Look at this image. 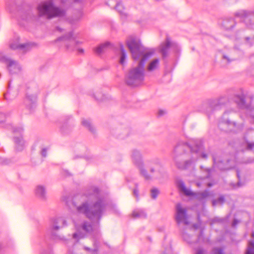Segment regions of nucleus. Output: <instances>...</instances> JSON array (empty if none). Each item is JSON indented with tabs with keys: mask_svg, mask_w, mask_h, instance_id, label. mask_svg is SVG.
Returning <instances> with one entry per match:
<instances>
[{
	"mask_svg": "<svg viewBox=\"0 0 254 254\" xmlns=\"http://www.w3.org/2000/svg\"><path fill=\"white\" fill-rule=\"evenodd\" d=\"M91 190L92 193L90 194L88 200H84L79 204L78 198L75 197L72 204L78 213L83 214L90 220L99 222L109 208V201L98 188L93 187Z\"/></svg>",
	"mask_w": 254,
	"mask_h": 254,
	"instance_id": "1",
	"label": "nucleus"
},
{
	"mask_svg": "<svg viewBox=\"0 0 254 254\" xmlns=\"http://www.w3.org/2000/svg\"><path fill=\"white\" fill-rule=\"evenodd\" d=\"M127 45L134 60L140 59L137 66L130 70L127 78V83L130 86L139 85L144 80V65L146 61L153 54L151 51H146L141 45L139 40L129 37L127 41Z\"/></svg>",
	"mask_w": 254,
	"mask_h": 254,
	"instance_id": "2",
	"label": "nucleus"
},
{
	"mask_svg": "<svg viewBox=\"0 0 254 254\" xmlns=\"http://www.w3.org/2000/svg\"><path fill=\"white\" fill-rule=\"evenodd\" d=\"M188 149L192 154L191 159L186 160L183 163L179 162L176 158L175 159L176 165L182 169H187L191 166L199 158L206 159L208 154L204 151L202 142L198 140L192 139L189 143L180 141L174 148V152L177 154H182L185 150Z\"/></svg>",
	"mask_w": 254,
	"mask_h": 254,
	"instance_id": "3",
	"label": "nucleus"
},
{
	"mask_svg": "<svg viewBox=\"0 0 254 254\" xmlns=\"http://www.w3.org/2000/svg\"><path fill=\"white\" fill-rule=\"evenodd\" d=\"M38 14L47 18L55 17H63L65 16L64 10L54 6L52 0L41 2L37 7Z\"/></svg>",
	"mask_w": 254,
	"mask_h": 254,
	"instance_id": "4",
	"label": "nucleus"
},
{
	"mask_svg": "<svg viewBox=\"0 0 254 254\" xmlns=\"http://www.w3.org/2000/svg\"><path fill=\"white\" fill-rule=\"evenodd\" d=\"M228 111H225L218 123L219 129L225 132H238L244 127L243 124L238 125L235 122L231 121L227 118Z\"/></svg>",
	"mask_w": 254,
	"mask_h": 254,
	"instance_id": "5",
	"label": "nucleus"
},
{
	"mask_svg": "<svg viewBox=\"0 0 254 254\" xmlns=\"http://www.w3.org/2000/svg\"><path fill=\"white\" fill-rule=\"evenodd\" d=\"M76 37L73 32H70L68 35L59 38L56 42H62L68 50H77L79 53H83V49L78 48V45L82 42L76 40Z\"/></svg>",
	"mask_w": 254,
	"mask_h": 254,
	"instance_id": "6",
	"label": "nucleus"
},
{
	"mask_svg": "<svg viewBox=\"0 0 254 254\" xmlns=\"http://www.w3.org/2000/svg\"><path fill=\"white\" fill-rule=\"evenodd\" d=\"M177 186L180 190L187 196H193L200 201H203L208 197L209 193L207 190L202 192H193L187 188L183 181L179 180L177 181Z\"/></svg>",
	"mask_w": 254,
	"mask_h": 254,
	"instance_id": "7",
	"label": "nucleus"
},
{
	"mask_svg": "<svg viewBox=\"0 0 254 254\" xmlns=\"http://www.w3.org/2000/svg\"><path fill=\"white\" fill-rule=\"evenodd\" d=\"M233 100L240 109H246L247 114L249 115L254 121V107L247 104L246 102V96L244 93L240 94H235Z\"/></svg>",
	"mask_w": 254,
	"mask_h": 254,
	"instance_id": "8",
	"label": "nucleus"
},
{
	"mask_svg": "<svg viewBox=\"0 0 254 254\" xmlns=\"http://www.w3.org/2000/svg\"><path fill=\"white\" fill-rule=\"evenodd\" d=\"M234 15L236 17L243 20L248 27L254 25V9H241L236 11Z\"/></svg>",
	"mask_w": 254,
	"mask_h": 254,
	"instance_id": "9",
	"label": "nucleus"
},
{
	"mask_svg": "<svg viewBox=\"0 0 254 254\" xmlns=\"http://www.w3.org/2000/svg\"><path fill=\"white\" fill-rule=\"evenodd\" d=\"M9 45L10 49L12 50H19L22 52H27L36 46L34 43L32 42L25 43L20 42V39L18 36H16L11 40Z\"/></svg>",
	"mask_w": 254,
	"mask_h": 254,
	"instance_id": "10",
	"label": "nucleus"
},
{
	"mask_svg": "<svg viewBox=\"0 0 254 254\" xmlns=\"http://www.w3.org/2000/svg\"><path fill=\"white\" fill-rule=\"evenodd\" d=\"M131 158L133 163L139 169L141 174L145 179L150 180L151 177L148 175L147 171L143 168L141 155L139 151L133 150L131 153Z\"/></svg>",
	"mask_w": 254,
	"mask_h": 254,
	"instance_id": "11",
	"label": "nucleus"
},
{
	"mask_svg": "<svg viewBox=\"0 0 254 254\" xmlns=\"http://www.w3.org/2000/svg\"><path fill=\"white\" fill-rule=\"evenodd\" d=\"M0 61L6 65L10 74H18L21 72V65L17 61L6 56H2L0 58Z\"/></svg>",
	"mask_w": 254,
	"mask_h": 254,
	"instance_id": "12",
	"label": "nucleus"
},
{
	"mask_svg": "<svg viewBox=\"0 0 254 254\" xmlns=\"http://www.w3.org/2000/svg\"><path fill=\"white\" fill-rule=\"evenodd\" d=\"M37 93H33L31 91L26 93L23 104L29 112H33L37 106Z\"/></svg>",
	"mask_w": 254,
	"mask_h": 254,
	"instance_id": "13",
	"label": "nucleus"
},
{
	"mask_svg": "<svg viewBox=\"0 0 254 254\" xmlns=\"http://www.w3.org/2000/svg\"><path fill=\"white\" fill-rule=\"evenodd\" d=\"M149 168L152 178L158 179L162 175L163 168L158 159H155L151 161Z\"/></svg>",
	"mask_w": 254,
	"mask_h": 254,
	"instance_id": "14",
	"label": "nucleus"
},
{
	"mask_svg": "<svg viewBox=\"0 0 254 254\" xmlns=\"http://www.w3.org/2000/svg\"><path fill=\"white\" fill-rule=\"evenodd\" d=\"M238 150L239 151L242 152L254 150V140L252 138L245 136L238 145ZM254 161V159L250 160L248 162L252 163Z\"/></svg>",
	"mask_w": 254,
	"mask_h": 254,
	"instance_id": "15",
	"label": "nucleus"
},
{
	"mask_svg": "<svg viewBox=\"0 0 254 254\" xmlns=\"http://www.w3.org/2000/svg\"><path fill=\"white\" fill-rule=\"evenodd\" d=\"M173 49L174 52H177L179 50L178 45L171 41L169 38L166 39V41L162 43L160 46V52L163 58H166L168 55L169 49Z\"/></svg>",
	"mask_w": 254,
	"mask_h": 254,
	"instance_id": "16",
	"label": "nucleus"
},
{
	"mask_svg": "<svg viewBox=\"0 0 254 254\" xmlns=\"http://www.w3.org/2000/svg\"><path fill=\"white\" fill-rule=\"evenodd\" d=\"M176 220L178 224L181 223H183L185 225L189 224L187 215V210L183 208L180 203L176 205Z\"/></svg>",
	"mask_w": 254,
	"mask_h": 254,
	"instance_id": "17",
	"label": "nucleus"
},
{
	"mask_svg": "<svg viewBox=\"0 0 254 254\" xmlns=\"http://www.w3.org/2000/svg\"><path fill=\"white\" fill-rule=\"evenodd\" d=\"M214 167H217L220 170H226L231 169L233 167L232 165V161L227 160L226 161L221 160L219 157L213 156Z\"/></svg>",
	"mask_w": 254,
	"mask_h": 254,
	"instance_id": "18",
	"label": "nucleus"
},
{
	"mask_svg": "<svg viewBox=\"0 0 254 254\" xmlns=\"http://www.w3.org/2000/svg\"><path fill=\"white\" fill-rule=\"evenodd\" d=\"M66 226V221L64 217H56L51 220L49 231L52 233L53 231L58 230L59 229Z\"/></svg>",
	"mask_w": 254,
	"mask_h": 254,
	"instance_id": "19",
	"label": "nucleus"
},
{
	"mask_svg": "<svg viewBox=\"0 0 254 254\" xmlns=\"http://www.w3.org/2000/svg\"><path fill=\"white\" fill-rule=\"evenodd\" d=\"M79 5V9L74 12L72 17L68 18V21L71 24H74L79 21L83 16V12L81 9L82 5L81 0H75L73 2V5L74 6L76 4Z\"/></svg>",
	"mask_w": 254,
	"mask_h": 254,
	"instance_id": "20",
	"label": "nucleus"
},
{
	"mask_svg": "<svg viewBox=\"0 0 254 254\" xmlns=\"http://www.w3.org/2000/svg\"><path fill=\"white\" fill-rule=\"evenodd\" d=\"M15 149L17 152L22 151L26 146V142L21 135L13 137Z\"/></svg>",
	"mask_w": 254,
	"mask_h": 254,
	"instance_id": "21",
	"label": "nucleus"
},
{
	"mask_svg": "<svg viewBox=\"0 0 254 254\" xmlns=\"http://www.w3.org/2000/svg\"><path fill=\"white\" fill-rule=\"evenodd\" d=\"M36 196L41 200H45L47 198V190L45 186L42 185H37L35 189Z\"/></svg>",
	"mask_w": 254,
	"mask_h": 254,
	"instance_id": "22",
	"label": "nucleus"
},
{
	"mask_svg": "<svg viewBox=\"0 0 254 254\" xmlns=\"http://www.w3.org/2000/svg\"><path fill=\"white\" fill-rule=\"evenodd\" d=\"M226 101L227 99L226 97H221L217 100L211 101L209 105V108L210 109L215 110L218 106L225 104Z\"/></svg>",
	"mask_w": 254,
	"mask_h": 254,
	"instance_id": "23",
	"label": "nucleus"
},
{
	"mask_svg": "<svg viewBox=\"0 0 254 254\" xmlns=\"http://www.w3.org/2000/svg\"><path fill=\"white\" fill-rule=\"evenodd\" d=\"M159 67V60L155 59L149 63L147 67V71L152 72L158 69Z\"/></svg>",
	"mask_w": 254,
	"mask_h": 254,
	"instance_id": "24",
	"label": "nucleus"
},
{
	"mask_svg": "<svg viewBox=\"0 0 254 254\" xmlns=\"http://www.w3.org/2000/svg\"><path fill=\"white\" fill-rule=\"evenodd\" d=\"M235 25V21L233 18H226L222 23V26L226 30L232 29Z\"/></svg>",
	"mask_w": 254,
	"mask_h": 254,
	"instance_id": "25",
	"label": "nucleus"
},
{
	"mask_svg": "<svg viewBox=\"0 0 254 254\" xmlns=\"http://www.w3.org/2000/svg\"><path fill=\"white\" fill-rule=\"evenodd\" d=\"M110 46L111 44L109 42L101 44L94 49V51L97 54H101L104 52Z\"/></svg>",
	"mask_w": 254,
	"mask_h": 254,
	"instance_id": "26",
	"label": "nucleus"
},
{
	"mask_svg": "<svg viewBox=\"0 0 254 254\" xmlns=\"http://www.w3.org/2000/svg\"><path fill=\"white\" fill-rule=\"evenodd\" d=\"M116 9L123 19H125L127 17V13L126 12L125 8L121 3L118 2L116 4Z\"/></svg>",
	"mask_w": 254,
	"mask_h": 254,
	"instance_id": "27",
	"label": "nucleus"
},
{
	"mask_svg": "<svg viewBox=\"0 0 254 254\" xmlns=\"http://www.w3.org/2000/svg\"><path fill=\"white\" fill-rule=\"evenodd\" d=\"M132 216L135 218H145L146 216L144 210L140 209H135L132 212Z\"/></svg>",
	"mask_w": 254,
	"mask_h": 254,
	"instance_id": "28",
	"label": "nucleus"
},
{
	"mask_svg": "<svg viewBox=\"0 0 254 254\" xmlns=\"http://www.w3.org/2000/svg\"><path fill=\"white\" fill-rule=\"evenodd\" d=\"M121 53H120V64L124 65L126 64V61L127 58L126 52L124 49L123 46L122 45L120 47Z\"/></svg>",
	"mask_w": 254,
	"mask_h": 254,
	"instance_id": "29",
	"label": "nucleus"
},
{
	"mask_svg": "<svg viewBox=\"0 0 254 254\" xmlns=\"http://www.w3.org/2000/svg\"><path fill=\"white\" fill-rule=\"evenodd\" d=\"M81 124L83 126L87 128L89 131L93 132L95 131V128L90 121L86 119H83Z\"/></svg>",
	"mask_w": 254,
	"mask_h": 254,
	"instance_id": "30",
	"label": "nucleus"
},
{
	"mask_svg": "<svg viewBox=\"0 0 254 254\" xmlns=\"http://www.w3.org/2000/svg\"><path fill=\"white\" fill-rule=\"evenodd\" d=\"M225 202V198L224 196H220L218 199H214L212 201V205L213 206L222 205Z\"/></svg>",
	"mask_w": 254,
	"mask_h": 254,
	"instance_id": "31",
	"label": "nucleus"
},
{
	"mask_svg": "<svg viewBox=\"0 0 254 254\" xmlns=\"http://www.w3.org/2000/svg\"><path fill=\"white\" fill-rule=\"evenodd\" d=\"M246 254H254V242H249Z\"/></svg>",
	"mask_w": 254,
	"mask_h": 254,
	"instance_id": "32",
	"label": "nucleus"
},
{
	"mask_svg": "<svg viewBox=\"0 0 254 254\" xmlns=\"http://www.w3.org/2000/svg\"><path fill=\"white\" fill-rule=\"evenodd\" d=\"M81 229L86 232H89L93 230L92 226L87 223H84L81 226Z\"/></svg>",
	"mask_w": 254,
	"mask_h": 254,
	"instance_id": "33",
	"label": "nucleus"
},
{
	"mask_svg": "<svg viewBox=\"0 0 254 254\" xmlns=\"http://www.w3.org/2000/svg\"><path fill=\"white\" fill-rule=\"evenodd\" d=\"M151 197L153 199H156L159 194V190L157 188H153L150 190Z\"/></svg>",
	"mask_w": 254,
	"mask_h": 254,
	"instance_id": "34",
	"label": "nucleus"
},
{
	"mask_svg": "<svg viewBox=\"0 0 254 254\" xmlns=\"http://www.w3.org/2000/svg\"><path fill=\"white\" fill-rule=\"evenodd\" d=\"M48 149H49V148L48 147H44V146L41 147V154L43 157H45L47 156V151H48Z\"/></svg>",
	"mask_w": 254,
	"mask_h": 254,
	"instance_id": "35",
	"label": "nucleus"
},
{
	"mask_svg": "<svg viewBox=\"0 0 254 254\" xmlns=\"http://www.w3.org/2000/svg\"><path fill=\"white\" fill-rule=\"evenodd\" d=\"M237 177H238V178L239 179V181L237 183V185L234 186V188H235V189L239 188V187H242L244 185V184L241 183V182H240V172L238 170L237 171Z\"/></svg>",
	"mask_w": 254,
	"mask_h": 254,
	"instance_id": "36",
	"label": "nucleus"
},
{
	"mask_svg": "<svg viewBox=\"0 0 254 254\" xmlns=\"http://www.w3.org/2000/svg\"><path fill=\"white\" fill-rule=\"evenodd\" d=\"M200 168L202 171L205 172V173H206V175L203 176V178H209L210 177L211 170L207 169V168L203 169V167H202V166L200 167Z\"/></svg>",
	"mask_w": 254,
	"mask_h": 254,
	"instance_id": "37",
	"label": "nucleus"
},
{
	"mask_svg": "<svg viewBox=\"0 0 254 254\" xmlns=\"http://www.w3.org/2000/svg\"><path fill=\"white\" fill-rule=\"evenodd\" d=\"M212 254H225L221 248H214L213 250Z\"/></svg>",
	"mask_w": 254,
	"mask_h": 254,
	"instance_id": "38",
	"label": "nucleus"
},
{
	"mask_svg": "<svg viewBox=\"0 0 254 254\" xmlns=\"http://www.w3.org/2000/svg\"><path fill=\"white\" fill-rule=\"evenodd\" d=\"M247 44L249 46H252L254 43V37L252 38L249 37L246 38Z\"/></svg>",
	"mask_w": 254,
	"mask_h": 254,
	"instance_id": "39",
	"label": "nucleus"
},
{
	"mask_svg": "<svg viewBox=\"0 0 254 254\" xmlns=\"http://www.w3.org/2000/svg\"><path fill=\"white\" fill-rule=\"evenodd\" d=\"M95 98L98 101H103L106 99V97L104 95L100 96V94L98 93H96Z\"/></svg>",
	"mask_w": 254,
	"mask_h": 254,
	"instance_id": "40",
	"label": "nucleus"
},
{
	"mask_svg": "<svg viewBox=\"0 0 254 254\" xmlns=\"http://www.w3.org/2000/svg\"><path fill=\"white\" fill-rule=\"evenodd\" d=\"M12 130L14 132L21 133L23 131V129L22 127H14L13 128Z\"/></svg>",
	"mask_w": 254,
	"mask_h": 254,
	"instance_id": "41",
	"label": "nucleus"
},
{
	"mask_svg": "<svg viewBox=\"0 0 254 254\" xmlns=\"http://www.w3.org/2000/svg\"><path fill=\"white\" fill-rule=\"evenodd\" d=\"M83 237V236L79 233H75L73 234V238L75 240H78L79 239Z\"/></svg>",
	"mask_w": 254,
	"mask_h": 254,
	"instance_id": "42",
	"label": "nucleus"
},
{
	"mask_svg": "<svg viewBox=\"0 0 254 254\" xmlns=\"http://www.w3.org/2000/svg\"><path fill=\"white\" fill-rule=\"evenodd\" d=\"M133 195L138 198V194H139V190L137 187H135V188L133 190Z\"/></svg>",
	"mask_w": 254,
	"mask_h": 254,
	"instance_id": "43",
	"label": "nucleus"
},
{
	"mask_svg": "<svg viewBox=\"0 0 254 254\" xmlns=\"http://www.w3.org/2000/svg\"><path fill=\"white\" fill-rule=\"evenodd\" d=\"M205 251L204 250L201 248H199L197 250L195 254H205Z\"/></svg>",
	"mask_w": 254,
	"mask_h": 254,
	"instance_id": "44",
	"label": "nucleus"
},
{
	"mask_svg": "<svg viewBox=\"0 0 254 254\" xmlns=\"http://www.w3.org/2000/svg\"><path fill=\"white\" fill-rule=\"evenodd\" d=\"M184 239L187 241L188 243H190V241L188 240V238L189 237V236L187 234H183V235Z\"/></svg>",
	"mask_w": 254,
	"mask_h": 254,
	"instance_id": "45",
	"label": "nucleus"
},
{
	"mask_svg": "<svg viewBox=\"0 0 254 254\" xmlns=\"http://www.w3.org/2000/svg\"><path fill=\"white\" fill-rule=\"evenodd\" d=\"M220 220H221V219L219 218L218 217H216L212 220L211 223H215V222H219Z\"/></svg>",
	"mask_w": 254,
	"mask_h": 254,
	"instance_id": "46",
	"label": "nucleus"
},
{
	"mask_svg": "<svg viewBox=\"0 0 254 254\" xmlns=\"http://www.w3.org/2000/svg\"><path fill=\"white\" fill-rule=\"evenodd\" d=\"M239 222V221H238L236 219H235L232 223V226L233 227L235 226Z\"/></svg>",
	"mask_w": 254,
	"mask_h": 254,
	"instance_id": "47",
	"label": "nucleus"
},
{
	"mask_svg": "<svg viewBox=\"0 0 254 254\" xmlns=\"http://www.w3.org/2000/svg\"><path fill=\"white\" fill-rule=\"evenodd\" d=\"M223 58L226 60L228 62H230L231 60L228 58V57L225 55L223 56Z\"/></svg>",
	"mask_w": 254,
	"mask_h": 254,
	"instance_id": "48",
	"label": "nucleus"
},
{
	"mask_svg": "<svg viewBox=\"0 0 254 254\" xmlns=\"http://www.w3.org/2000/svg\"><path fill=\"white\" fill-rule=\"evenodd\" d=\"M164 114V112L163 111L160 110L159 111V114L160 116H162Z\"/></svg>",
	"mask_w": 254,
	"mask_h": 254,
	"instance_id": "49",
	"label": "nucleus"
},
{
	"mask_svg": "<svg viewBox=\"0 0 254 254\" xmlns=\"http://www.w3.org/2000/svg\"><path fill=\"white\" fill-rule=\"evenodd\" d=\"M41 142H42V141H41V140L38 141L36 143V145H39V144L40 145V144H41Z\"/></svg>",
	"mask_w": 254,
	"mask_h": 254,
	"instance_id": "50",
	"label": "nucleus"
},
{
	"mask_svg": "<svg viewBox=\"0 0 254 254\" xmlns=\"http://www.w3.org/2000/svg\"><path fill=\"white\" fill-rule=\"evenodd\" d=\"M57 30L59 31H62V29L59 27H57Z\"/></svg>",
	"mask_w": 254,
	"mask_h": 254,
	"instance_id": "51",
	"label": "nucleus"
},
{
	"mask_svg": "<svg viewBox=\"0 0 254 254\" xmlns=\"http://www.w3.org/2000/svg\"><path fill=\"white\" fill-rule=\"evenodd\" d=\"M252 236L253 238H254V232H253L252 234Z\"/></svg>",
	"mask_w": 254,
	"mask_h": 254,
	"instance_id": "52",
	"label": "nucleus"
},
{
	"mask_svg": "<svg viewBox=\"0 0 254 254\" xmlns=\"http://www.w3.org/2000/svg\"><path fill=\"white\" fill-rule=\"evenodd\" d=\"M212 185V184H210V183L207 184V186H208V187H210V186H211Z\"/></svg>",
	"mask_w": 254,
	"mask_h": 254,
	"instance_id": "53",
	"label": "nucleus"
},
{
	"mask_svg": "<svg viewBox=\"0 0 254 254\" xmlns=\"http://www.w3.org/2000/svg\"><path fill=\"white\" fill-rule=\"evenodd\" d=\"M196 185L198 187H199L200 186V184L199 183H197Z\"/></svg>",
	"mask_w": 254,
	"mask_h": 254,
	"instance_id": "54",
	"label": "nucleus"
},
{
	"mask_svg": "<svg viewBox=\"0 0 254 254\" xmlns=\"http://www.w3.org/2000/svg\"><path fill=\"white\" fill-rule=\"evenodd\" d=\"M7 94L8 93H7L6 94L4 95V97H5V99H7L6 96H7Z\"/></svg>",
	"mask_w": 254,
	"mask_h": 254,
	"instance_id": "55",
	"label": "nucleus"
},
{
	"mask_svg": "<svg viewBox=\"0 0 254 254\" xmlns=\"http://www.w3.org/2000/svg\"><path fill=\"white\" fill-rule=\"evenodd\" d=\"M25 20H29V18H28V17H26L25 18Z\"/></svg>",
	"mask_w": 254,
	"mask_h": 254,
	"instance_id": "56",
	"label": "nucleus"
},
{
	"mask_svg": "<svg viewBox=\"0 0 254 254\" xmlns=\"http://www.w3.org/2000/svg\"><path fill=\"white\" fill-rule=\"evenodd\" d=\"M66 203L67 205H69V204L68 203V201H66Z\"/></svg>",
	"mask_w": 254,
	"mask_h": 254,
	"instance_id": "57",
	"label": "nucleus"
},
{
	"mask_svg": "<svg viewBox=\"0 0 254 254\" xmlns=\"http://www.w3.org/2000/svg\"><path fill=\"white\" fill-rule=\"evenodd\" d=\"M75 227L76 228V229H79V228L77 227V226H76V225L75 224Z\"/></svg>",
	"mask_w": 254,
	"mask_h": 254,
	"instance_id": "58",
	"label": "nucleus"
},
{
	"mask_svg": "<svg viewBox=\"0 0 254 254\" xmlns=\"http://www.w3.org/2000/svg\"><path fill=\"white\" fill-rule=\"evenodd\" d=\"M59 239H60V240H63V238H61V237H59Z\"/></svg>",
	"mask_w": 254,
	"mask_h": 254,
	"instance_id": "59",
	"label": "nucleus"
},
{
	"mask_svg": "<svg viewBox=\"0 0 254 254\" xmlns=\"http://www.w3.org/2000/svg\"><path fill=\"white\" fill-rule=\"evenodd\" d=\"M237 0H233V2H235L237 1Z\"/></svg>",
	"mask_w": 254,
	"mask_h": 254,
	"instance_id": "60",
	"label": "nucleus"
},
{
	"mask_svg": "<svg viewBox=\"0 0 254 254\" xmlns=\"http://www.w3.org/2000/svg\"><path fill=\"white\" fill-rule=\"evenodd\" d=\"M206 113H207V114H208V111H206Z\"/></svg>",
	"mask_w": 254,
	"mask_h": 254,
	"instance_id": "61",
	"label": "nucleus"
},
{
	"mask_svg": "<svg viewBox=\"0 0 254 254\" xmlns=\"http://www.w3.org/2000/svg\"><path fill=\"white\" fill-rule=\"evenodd\" d=\"M1 161L0 160V163H1Z\"/></svg>",
	"mask_w": 254,
	"mask_h": 254,
	"instance_id": "62",
	"label": "nucleus"
},
{
	"mask_svg": "<svg viewBox=\"0 0 254 254\" xmlns=\"http://www.w3.org/2000/svg\"><path fill=\"white\" fill-rule=\"evenodd\" d=\"M41 254H44L43 253Z\"/></svg>",
	"mask_w": 254,
	"mask_h": 254,
	"instance_id": "63",
	"label": "nucleus"
}]
</instances>
